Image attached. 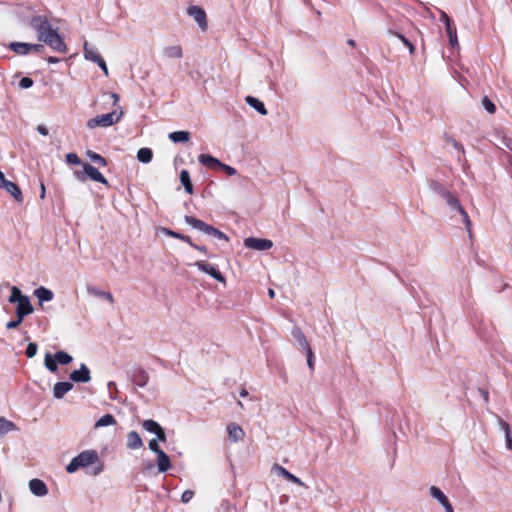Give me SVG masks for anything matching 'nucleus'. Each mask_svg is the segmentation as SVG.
I'll use <instances>...</instances> for the list:
<instances>
[{
    "label": "nucleus",
    "mask_w": 512,
    "mask_h": 512,
    "mask_svg": "<svg viewBox=\"0 0 512 512\" xmlns=\"http://www.w3.org/2000/svg\"><path fill=\"white\" fill-rule=\"evenodd\" d=\"M91 465H95L93 475H98L104 470V464L100 461L98 452L96 450H84L71 459L66 466V471L72 474L80 468H86Z\"/></svg>",
    "instance_id": "f257e3e1"
},
{
    "label": "nucleus",
    "mask_w": 512,
    "mask_h": 512,
    "mask_svg": "<svg viewBox=\"0 0 512 512\" xmlns=\"http://www.w3.org/2000/svg\"><path fill=\"white\" fill-rule=\"evenodd\" d=\"M198 161L201 165L215 171L224 172L228 176H234L237 174V170L234 167L221 162L219 159L210 154H200L198 156Z\"/></svg>",
    "instance_id": "f03ea898"
},
{
    "label": "nucleus",
    "mask_w": 512,
    "mask_h": 512,
    "mask_svg": "<svg viewBox=\"0 0 512 512\" xmlns=\"http://www.w3.org/2000/svg\"><path fill=\"white\" fill-rule=\"evenodd\" d=\"M73 174L74 177L81 182H85L87 179H90L94 182L108 185V181L103 174L96 167L87 162L83 164L82 171L75 170Z\"/></svg>",
    "instance_id": "7ed1b4c3"
},
{
    "label": "nucleus",
    "mask_w": 512,
    "mask_h": 512,
    "mask_svg": "<svg viewBox=\"0 0 512 512\" xmlns=\"http://www.w3.org/2000/svg\"><path fill=\"white\" fill-rule=\"evenodd\" d=\"M29 25L36 32L37 38L40 42H42L43 38L48 36L49 33L51 34L55 30L45 15L33 16Z\"/></svg>",
    "instance_id": "20e7f679"
},
{
    "label": "nucleus",
    "mask_w": 512,
    "mask_h": 512,
    "mask_svg": "<svg viewBox=\"0 0 512 512\" xmlns=\"http://www.w3.org/2000/svg\"><path fill=\"white\" fill-rule=\"evenodd\" d=\"M122 114V111L119 113H117V111H112L106 114L97 115L88 120L86 125L90 129H94L96 127H110L120 120Z\"/></svg>",
    "instance_id": "39448f33"
},
{
    "label": "nucleus",
    "mask_w": 512,
    "mask_h": 512,
    "mask_svg": "<svg viewBox=\"0 0 512 512\" xmlns=\"http://www.w3.org/2000/svg\"><path fill=\"white\" fill-rule=\"evenodd\" d=\"M446 203L450 209V212L453 213V215L454 214L460 215L461 222L465 225V228H466L469 236H471L472 223H471L468 213L466 212V210L460 203L459 199L453 194L451 197H449V199L446 201Z\"/></svg>",
    "instance_id": "423d86ee"
},
{
    "label": "nucleus",
    "mask_w": 512,
    "mask_h": 512,
    "mask_svg": "<svg viewBox=\"0 0 512 512\" xmlns=\"http://www.w3.org/2000/svg\"><path fill=\"white\" fill-rule=\"evenodd\" d=\"M189 17L193 18L201 31H206L208 28V20L205 10L198 5H189L186 9Z\"/></svg>",
    "instance_id": "0eeeda50"
},
{
    "label": "nucleus",
    "mask_w": 512,
    "mask_h": 512,
    "mask_svg": "<svg viewBox=\"0 0 512 512\" xmlns=\"http://www.w3.org/2000/svg\"><path fill=\"white\" fill-rule=\"evenodd\" d=\"M43 43L48 45L50 48H52L54 51L59 53H66L67 52V45L64 42V38L59 34L58 28H55V30L45 38H43Z\"/></svg>",
    "instance_id": "6e6552de"
},
{
    "label": "nucleus",
    "mask_w": 512,
    "mask_h": 512,
    "mask_svg": "<svg viewBox=\"0 0 512 512\" xmlns=\"http://www.w3.org/2000/svg\"><path fill=\"white\" fill-rule=\"evenodd\" d=\"M128 376L132 383L138 387H145L149 381V375L145 369L140 366H134L128 371Z\"/></svg>",
    "instance_id": "1a4fd4ad"
},
{
    "label": "nucleus",
    "mask_w": 512,
    "mask_h": 512,
    "mask_svg": "<svg viewBox=\"0 0 512 512\" xmlns=\"http://www.w3.org/2000/svg\"><path fill=\"white\" fill-rule=\"evenodd\" d=\"M244 246L252 250L266 251L273 247V242L266 238L248 237L244 239Z\"/></svg>",
    "instance_id": "9d476101"
},
{
    "label": "nucleus",
    "mask_w": 512,
    "mask_h": 512,
    "mask_svg": "<svg viewBox=\"0 0 512 512\" xmlns=\"http://www.w3.org/2000/svg\"><path fill=\"white\" fill-rule=\"evenodd\" d=\"M194 265L198 268L199 271L208 274L216 281H218L220 283L226 282L224 275L215 266H213L205 261H202V260L196 261L194 263Z\"/></svg>",
    "instance_id": "9b49d317"
},
{
    "label": "nucleus",
    "mask_w": 512,
    "mask_h": 512,
    "mask_svg": "<svg viewBox=\"0 0 512 512\" xmlns=\"http://www.w3.org/2000/svg\"><path fill=\"white\" fill-rule=\"evenodd\" d=\"M184 221L186 224L190 225L193 229L198 230L199 232L211 236L214 226L204 221L190 215L184 216Z\"/></svg>",
    "instance_id": "f8f14e48"
},
{
    "label": "nucleus",
    "mask_w": 512,
    "mask_h": 512,
    "mask_svg": "<svg viewBox=\"0 0 512 512\" xmlns=\"http://www.w3.org/2000/svg\"><path fill=\"white\" fill-rule=\"evenodd\" d=\"M72 383H88L91 380V372L84 363L80 364L79 369L73 370L69 374Z\"/></svg>",
    "instance_id": "ddd939ff"
},
{
    "label": "nucleus",
    "mask_w": 512,
    "mask_h": 512,
    "mask_svg": "<svg viewBox=\"0 0 512 512\" xmlns=\"http://www.w3.org/2000/svg\"><path fill=\"white\" fill-rule=\"evenodd\" d=\"M431 497L436 499L445 509V512H454L453 506L450 503L445 493L437 486H431L429 488Z\"/></svg>",
    "instance_id": "4468645a"
},
{
    "label": "nucleus",
    "mask_w": 512,
    "mask_h": 512,
    "mask_svg": "<svg viewBox=\"0 0 512 512\" xmlns=\"http://www.w3.org/2000/svg\"><path fill=\"white\" fill-rule=\"evenodd\" d=\"M29 489L31 493L37 497H43L48 494L46 483L38 478H34L29 481Z\"/></svg>",
    "instance_id": "2eb2a0df"
},
{
    "label": "nucleus",
    "mask_w": 512,
    "mask_h": 512,
    "mask_svg": "<svg viewBox=\"0 0 512 512\" xmlns=\"http://www.w3.org/2000/svg\"><path fill=\"white\" fill-rule=\"evenodd\" d=\"M34 308L31 304L29 296H25L22 300L17 303L16 316L22 317L23 319L32 314Z\"/></svg>",
    "instance_id": "dca6fc26"
},
{
    "label": "nucleus",
    "mask_w": 512,
    "mask_h": 512,
    "mask_svg": "<svg viewBox=\"0 0 512 512\" xmlns=\"http://www.w3.org/2000/svg\"><path fill=\"white\" fill-rule=\"evenodd\" d=\"M74 385L70 381H58L53 387V396L56 399H62L65 394L73 389Z\"/></svg>",
    "instance_id": "f3484780"
},
{
    "label": "nucleus",
    "mask_w": 512,
    "mask_h": 512,
    "mask_svg": "<svg viewBox=\"0 0 512 512\" xmlns=\"http://www.w3.org/2000/svg\"><path fill=\"white\" fill-rule=\"evenodd\" d=\"M429 189L439 195L441 198H443L445 201L449 199L453 195L449 190L445 188V186L437 181V180H430L428 182Z\"/></svg>",
    "instance_id": "a211bd4d"
},
{
    "label": "nucleus",
    "mask_w": 512,
    "mask_h": 512,
    "mask_svg": "<svg viewBox=\"0 0 512 512\" xmlns=\"http://www.w3.org/2000/svg\"><path fill=\"white\" fill-rule=\"evenodd\" d=\"M273 470L281 477H283L284 479H286L287 481L291 482V483H294V484H297L299 486H304V483L302 482V480L300 478H298L297 476H295L294 474H292L291 472H289L286 468L278 465V464H275L273 466Z\"/></svg>",
    "instance_id": "6ab92c4d"
},
{
    "label": "nucleus",
    "mask_w": 512,
    "mask_h": 512,
    "mask_svg": "<svg viewBox=\"0 0 512 512\" xmlns=\"http://www.w3.org/2000/svg\"><path fill=\"white\" fill-rule=\"evenodd\" d=\"M172 467L169 456L164 452L160 451L157 454V468L159 473H165Z\"/></svg>",
    "instance_id": "aec40b11"
},
{
    "label": "nucleus",
    "mask_w": 512,
    "mask_h": 512,
    "mask_svg": "<svg viewBox=\"0 0 512 512\" xmlns=\"http://www.w3.org/2000/svg\"><path fill=\"white\" fill-rule=\"evenodd\" d=\"M126 446L128 449L136 450L143 447V441L137 431H130L127 434V443Z\"/></svg>",
    "instance_id": "412c9836"
},
{
    "label": "nucleus",
    "mask_w": 512,
    "mask_h": 512,
    "mask_svg": "<svg viewBox=\"0 0 512 512\" xmlns=\"http://www.w3.org/2000/svg\"><path fill=\"white\" fill-rule=\"evenodd\" d=\"M228 436L234 442L242 440L245 436L243 429L236 423H230L227 425Z\"/></svg>",
    "instance_id": "4be33fe9"
},
{
    "label": "nucleus",
    "mask_w": 512,
    "mask_h": 512,
    "mask_svg": "<svg viewBox=\"0 0 512 512\" xmlns=\"http://www.w3.org/2000/svg\"><path fill=\"white\" fill-rule=\"evenodd\" d=\"M245 101L250 107L255 109L259 114H261L263 116L268 114V111H267L264 103L260 99L254 97V96L248 95L245 97Z\"/></svg>",
    "instance_id": "5701e85b"
},
{
    "label": "nucleus",
    "mask_w": 512,
    "mask_h": 512,
    "mask_svg": "<svg viewBox=\"0 0 512 512\" xmlns=\"http://www.w3.org/2000/svg\"><path fill=\"white\" fill-rule=\"evenodd\" d=\"M161 232L167 237L179 239V240L187 243L188 245H193V241H192L191 237L186 234L180 233L178 231H174V230H172L170 228H166V227H162Z\"/></svg>",
    "instance_id": "b1692460"
},
{
    "label": "nucleus",
    "mask_w": 512,
    "mask_h": 512,
    "mask_svg": "<svg viewBox=\"0 0 512 512\" xmlns=\"http://www.w3.org/2000/svg\"><path fill=\"white\" fill-rule=\"evenodd\" d=\"M168 138L175 144L186 143L191 138V133L185 130L173 131L168 134Z\"/></svg>",
    "instance_id": "393cba45"
},
{
    "label": "nucleus",
    "mask_w": 512,
    "mask_h": 512,
    "mask_svg": "<svg viewBox=\"0 0 512 512\" xmlns=\"http://www.w3.org/2000/svg\"><path fill=\"white\" fill-rule=\"evenodd\" d=\"M388 33L390 35L397 37L403 43V45L408 48L410 55H413L415 53L416 48L413 42L410 40V38L406 37L403 33L396 31L394 29H389Z\"/></svg>",
    "instance_id": "a878e982"
},
{
    "label": "nucleus",
    "mask_w": 512,
    "mask_h": 512,
    "mask_svg": "<svg viewBox=\"0 0 512 512\" xmlns=\"http://www.w3.org/2000/svg\"><path fill=\"white\" fill-rule=\"evenodd\" d=\"M83 50L84 57L86 60L97 63L102 58V56L98 53L97 49L89 45L87 41L84 42Z\"/></svg>",
    "instance_id": "bb28decb"
},
{
    "label": "nucleus",
    "mask_w": 512,
    "mask_h": 512,
    "mask_svg": "<svg viewBox=\"0 0 512 512\" xmlns=\"http://www.w3.org/2000/svg\"><path fill=\"white\" fill-rule=\"evenodd\" d=\"M34 295L38 298L40 303L49 302L54 297L53 291L44 286L36 288L34 290Z\"/></svg>",
    "instance_id": "cd10ccee"
},
{
    "label": "nucleus",
    "mask_w": 512,
    "mask_h": 512,
    "mask_svg": "<svg viewBox=\"0 0 512 512\" xmlns=\"http://www.w3.org/2000/svg\"><path fill=\"white\" fill-rule=\"evenodd\" d=\"M292 336L294 337V339L297 341L299 346L304 351H308V349H312L310 344L307 341L306 336L304 335V333L302 332V330L300 328H294L292 330Z\"/></svg>",
    "instance_id": "c85d7f7f"
},
{
    "label": "nucleus",
    "mask_w": 512,
    "mask_h": 512,
    "mask_svg": "<svg viewBox=\"0 0 512 512\" xmlns=\"http://www.w3.org/2000/svg\"><path fill=\"white\" fill-rule=\"evenodd\" d=\"M30 43L27 42H11L8 48L18 55L29 54Z\"/></svg>",
    "instance_id": "c756f323"
},
{
    "label": "nucleus",
    "mask_w": 512,
    "mask_h": 512,
    "mask_svg": "<svg viewBox=\"0 0 512 512\" xmlns=\"http://www.w3.org/2000/svg\"><path fill=\"white\" fill-rule=\"evenodd\" d=\"M179 179H180L182 186L184 187L185 192L187 194H192L193 193V184H192L188 170H185V169L181 170Z\"/></svg>",
    "instance_id": "7c9ffc66"
},
{
    "label": "nucleus",
    "mask_w": 512,
    "mask_h": 512,
    "mask_svg": "<svg viewBox=\"0 0 512 512\" xmlns=\"http://www.w3.org/2000/svg\"><path fill=\"white\" fill-rule=\"evenodd\" d=\"M137 160L141 163H150L153 159V151L151 148L142 147L137 151Z\"/></svg>",
    "instance_id": "2f4dec72"
},
{
    "label": "nucleus",
    "mask_w": 512,
    "mask_h": 512,
    "mask_svg": "<svg viewBox=\"0 0 512 512\" xmlns=\"http://www.w3.org/2000/svg\"><path fill=\"white\" fill-rule=\"evenodd\" d=\"M87 291L90 295L107 300L111 303L113 302V295L110 292L102 291L94 286H88Z\"/></svg>",
    "instance_id": "473e14b6"
},
{
    "label": "nucleus",
    "mask_w": 512,
    "mask_h": 512,
    "mask_svg": "<svg viewBox=\"0 0 512 512\" xmlns=\"http://www.w3.org/2000/svg\"><path fill=\"white\" fill-rule=\"evenodd\" d=\"M44 365L47 370H49L52 373H56L58 371V362L55 354L46 353L45 359H44Z\"/></svg>",
    "instance_id": "72a5a7b5"
},
{
    "label": "nucleus",
    "mask_w": 512,
    "mask_h": 512,
    "mask_svg": "<svg viewBox=\"0 0 512 512\" xmlns=\"http://www.w3.org/2000/svg\"><path fill=\"white\" fill-rule=\"evenodd\" d=\"M17 426L14 422L6 419L5 417H0V436L7 434L8 432L17 430Z\"/></svg>",
    "instance_id": "f704fd0d"
},
{
    "label": "nucleus",
    "mask_w": 512,
    "mask_h": 512,
    "mask_svg": "<svg viewBox=\"0 0 512 512\" xmlns=\"http://www.w3.org/2000/svg\"><path fill=\"white\" fill-rule=\"evenodd\" d=\"M116 424V419L115 417L112 415V414H105L103 415L102 417H100L94 427L95 428H99V427H107V426H111V425H115Z\"/></svg>",
    "instance_id": "c9c22d12"
},
{
    "label": "nucleus",
    "mask_w": 512,
    "mask_h": 512,
    "mask_svg": "<svg viewBox=\"0 0 512 512\" xmlns=\"http://www.w3.org/2000/svg\"><path fill=\"white\" fill-rule=\"evenodd\" d=\"M86 156L95 164L101 166V167H105L107 166L108 164V161L106 160V158H104L102 155H100L99 153H96L92 150H87L86 151Z\"/></svg>",
    "instance_id": "e433bc0d"
},
{
    "label": "nucleus",
    "mask_w": 512,
    "mask_h": 512,
    "mask_svg": "<svg viewBox=\"0 0 512 512\" xmlns=\"http://www.w3.org/2000/svg\"><path fill=\"white\" fill-rule=\"evenodd\" d=\"M164 54L168 58H182L183 51L180 45L168 46L164 49Z\"/></svg>",
    "instance_id": "4c0bfd02"
},
{
    "label": "nucleus",
    "mask_w": 512,
    "mask_h": 512,
    "mask_svg": "<svg viewBox=\"0 0 512 512\" xmlns=\"http://www.w3.org/2000/svg\"><path fill=\"white\" fill-rule=\"evenodd\" d=\"M440 21L444 23L447 34H451V32L456 30L453 20L444 11H441Z\"/></svg>",
    "instance_id": "58836bf2"
},
{
    "label": "nucleus",
    "mask_w": 512,
    "mask_h": 512,
    "mask_svg": "<svg viewBox=\"0 0 512 512\" xmlns=\"http://www.w3.org/2000/svg\"><path fill=\"white\" fill-rule=\"evenodd\" d=\"M58 365H68L73 361V357L66 351L59 350L55 353Z\"/></svg>",
    "instance_id": "ea45409f"
},
{
    "label": "nucleus",
    "mask_w": 512,
    "mask_h": 512,
    "mask_svg": "<svg viewBox=\"0 0 512 512\" xmlns=\"http://www.w3.org/2000/svg\"><path fill=\"white\" fill-rule=\"evenodd\" d=\"M26 295L22 293V291L17 286H12L11 294L9 296V302L13 304H17L20 300H22Z\"/></svg>",
    "instance_id": "a19ab883"
},
{
    "label": "nucleus",
    "mask_w": 512,
    "mask_h": 512,
    "mask_svg": "<svg viewBox=\"0 0 512 512\" xmlns=\"http://www.w3.org/2000/svg\"><path fill=\"white\" fill-rule=\"evenodd\" d=\"M142 426L146 431L153 434L161 427V425L153 419L144 420Z\"/></svg>",
    "instance_id": "79ce46f5"
},
{
    "label": "nucleus",
    "mask_w": 512,
    "mask_h": 512,
    "mask_svg": "<svg viewBox=\"0 0 512 512\" xmlns=\"http://www.w3.org/2000/svg\"><path fill=\"white\" fill-rule=\"evenodd\" d=\"M482 106L483 108L489 113V114H494L496 112V105L494 104V102L488 97V96H484L482 98Z\"/></svg>",
    "instance_id": "37998d69"
},
{
    "label": "nucleus",
    "mask_w": 512,
    "mask_h": 512,
    "mask_svg": "<svg viewBox=\"0 0 512 512\" xmlns=\"http://www.w3.org/2000/svg\"><path fill=\"white\" fill-rule=\"evenodd\" d=\"M66 162L69 165H82V166L85 163V162H82L81 159L79 158V156L74 152H70V153L66 154Z\"/></svg>",
    "instance_id": "c03bdc74"
},
{
    "label": "nucleus",
    "mask_w": 512,
    "mask_h": 512,
    "mask_svg": "<svg viewBox=\"0 0 512 512\" xmlns=\"http://www.w3.org/2000/svg\"><path fill=\"white\" fill-rule=\"evenodd\" d=\"M445 140L447 143L451 144L458 152L462 154L465 153L464 146L456 141L452 136L445 134Z\"/></svg>",
    "instance_id": "a18cd8bd"
},
{
    "label": "nucleus",
    "mask_w": 512,
    "mask_h": 512,
    "mask_svg": "<svg viewBox=\"0 0 512 512\" xmlns=\"http://www.w3.org/2000/svg\"><path fill=\"white\" fill-rule=\"evenodd\" d=\"M37 351H38L37 344L34 342H30V343H28V345L26 347L25 355L27 358H33L37 354Z\"/></svg>",
    "instance_id": "49530a36"
},
{
    "label": "nucleus",
    "mask_w": 512,
    "mask_h": 512,
    "mask_svg": "<svg viewBox=\"0 0 512 512\" xmlns=\"http://www.w3.org/2000/svg\"><path fill=\"white\" fill-rule=\"evenodd\" d=\"M306 357H307V366L308 368L313 371L315 367V357L312 349H308V351H305Z\"/></svg>",
    "instance_id": "de8ad7c7"
},
{
    "label": "nucleus",
    "mask_w": 512,
    "mask_h": 512,
    "mask_svg": "<svg viewBox=\"0 0 512 512\" xmlns=\"http://www.w3.org/2000/svg\"><path fill=\"white\" fill-rule=\"evenodd\" d=\"M33 84H34V81H33V79H32V78H30V77H22V78L20 79V81H19V84H18V85H19V87H20L21 89H28V88L32 87V86H33Z\"/></svg>",
    "instance_id": "09e8293b"
},
{
    "label": "nucleus",
    "mask_w": 512,
    "mask_h": 512,
    "mask_svg": "<svg viewBox=\"0 0 512 512\" xmlns=\"http://www.w3.org/2000/svg\"><path fill=\"white\" fill-rule=\"evenodd\" d=\"M211 236L216 238V239H218V240H223V241H226V242L229 241V237L224 232H222L219 229H217L216 227H214Z\"/></svg>",
    "instance_id": "8fccbe9b"
},
{
    "label": "nucleus",
    "mask_w": 512,
    "mask_h": 512,
    "mask_svg": "<svg viewBox=\"0 0 512 512\" xmlns=\"http://www.w3.org/2000/svg\"><path fill=\"white\" fill-rule=\"evenodd\" d=\"M23 320L24 319L22 317L16 316V319H12L6 323V328L15 329L23 322Z\"/></svg>",
    "instance_id": "3c124183"
},
{
    "label": "nucleus",
    "mask_w": 512,
    "mask_h": 512,
    "mask_svg": "<svg viewBox=\"0 0 512 512\" xmlns=\"http://www.w3.org/2000/svg\"><path fill=\"white\" fill-rule=\"evenodd\" d=\"M159 441H157V439H151L148 443V448L154 452L156 455L160 452V451H163L159 444H158Z\"/></svg>",
    "instance_id": "603ef678"
},
{
    "label": "nucleus",
    "mask_w": 512,
    "mask_h": 512,
    "mask_svg": "<svg viewBox=\"0 0 512 512\" xmlns=\"http://www.w3.org/2000/svg\"><path fill=\"white\" fill-rule=\"evenodd\" d=\"M195 492L193 490H185L181 495V502L188 503L194 497Z\"/></svg>",
    "instance_id": "864d4df0"
},
{
    "label": "nucleus",
    "mask_w": 512,
    "mask_h": 512,
    "mask_svg": "<svg viewBox=\"0 0 512 512\" xmlns=\"http://www.w3.org/2000/svg\"><path fill=\"white\" fill-rule=\"evenodd\" d=\"M154 434L156 435L155 439H157V441H160V442L166 441V433L162 426Z\"/></svg>",
    "instance_id": "5fc2aeb1"
},
{
    "label": "nucleus",
    "mask_w": 512,
    "mask_h": 512,
    "mask_svg": "<svg viewBox=\"0 0 512 512\" xmlns=\"http://www.w3.org/2000/svg\"><path fill=\"white\" fill-rule=\"evenodd\" d=\"M449 37V43L451 47L458 46V38H457V30L451 32V34H447Z\"/></svg>",
    "instance_id": "6e6d98bb"
},
{
    "label": "nucleus",
    "mask_w": 512,
    "mask_h": 512,
    "mask_svg": "<svg viewBox=\"0 0 512 512\" xmlns=\"http://www.w3.org/2000/svg\"><path fill=\"white\" fill-rule=\"evenodd\" d=\"M44 50H45V47L43 44H31L30 43L29 53L30 52L42 53V52H44Z\"/></svg>",
    "instance_id": "4d7b16f0"
},
{
    "label": "nucleus",
    "mask_w": 512,
    "mask_h": 512,
    "mask_svg": "<svg viewBox=\"0 0 512 512\" xmlns=\"http://www.w3.org/2000/svg\"><path fill=\"white\" fill-rule=\"evenodd\" d=\"M498 422L504 434L507 435V431H511L510 425L500 417L498 418Z\"/></svg>",
    "instance_id": "13d9d810"
},
{
    "label": "nucleus",
    "mask_w": 512,
    "mask_h": 512,
    "mask_svg": "<svg viewBox=\"0 0 512 512\" xmlns=\"http://www.w3.org/2000/svg\"><path fill=\"white\" fill-rule=\"evenodd\" d=\"M99 68L103 71V73L108 76V67H107V64L104 60V58L102 57L97 63H96Z\"/></svg>",
    "instance_id": "bf43d9fd"
},
{
    "label": "nucleus",
    "mask_w": 512,
    "mask_h": 512,
    "mask_svg": "<svg viewBox=\"0 0 512 512\" xmlns=\"http://www.w3.org/2000/svg\"><path fill=\"white\" fill-rule=\"evenodd\" d=\"M99 68L103 71V73L108 76V67H107V64L104 60V58L102 57L97 63H96Z\"/></svg>",
    "instance_id": "052dcab7"
},
{
    "label": "nucleus",
    "mask_w": 512,
    "mask_h": 512,
    "mask_svg": "<svg viewBox=\"0 0 512 512\" xmlns=\"http://www.w3.org/2000/svg\"><path fill=\"white\" fill-rule=\"evenodd\" d=\"M36 130L37 132L42 135V136H47L49 134V130L48 128L43 125V124H39L37 127H36Z\"/></svg>",
    "instance_id": "680f3d73"
},
{
    "label": "nucleus",
    "mask_w": 512,
    "mask_h": 512,
    "mask_svg": "<svg viewBox=\"0 0 512 512\" xmlns=\"http://www.w3.org/2000/svg\"><path fill=\"white\" fill-rule=\"evenodd\" d=\"M505 443L507 449L512 451V434L511 431H507V435H505Z\"/></svg>",
    "instance_id": "e2e57ef3"
},
{
    "label": "nucleus",
    "mask_w": 512,
    "mask_h": 512,
    "mask_svg": "<svg viewBox=\"0 0 512 512\" xmlns=\"http://www.w3.org/2000/svg\"><path fill=\"white\" fill-rule=\"evenodd\" d=\"M478 392L482 396L484 402L488 403L489 402V392H488V390H486L484 388H479Z\"/></svg>",
    "instance_id": "0e129e2a"
},
{
    "label": "nucleus",
    "mask_w": 512,
    "mask_h": 512,
    "mask_svg": "<svg viewBox=\"0 0 512 512\" xmlns=\"http://www.w3.org/2000/svg\"><path fill=\"white\" fill-rule=\"evenodd\" d=\"M189 246L201 253L207 254V247L205 245H198L193 242V245H189Z\"/></svg>",
    "instance_id": "69168bd1"
},
{
    "label": "nucleus",
    "mask_w": 512,
    "mask_h": 512,
    "mask_svg": "<svg viewBox=\"0 0 512 512\" xmlns=\"http://www.w3.org/2000/svg\"><path fill=\"white\" fill-rule=\"evenodd\" d=\"M107 386H108V389L110 390V398L115 399V396L113 395L112 390L114 389L115 391H117L116 383L113 381H109Z\"/></svg>",
    "instance_id": "338daca9"
},
{
    "label": "nucleus",
    "mask_w": 512,
    "mask_h": 512,
    "mask_svg": "<svg viewBox=\"0 0 512 512\" xmlns=\"http://www.w3.org/2000/svg\"><path fill=\"white\" fill-rule=\"evenodd\" d=\"M46 60L50 64H56V63H59L61 61L60 58L54 57V56H49V57L46 58Z\"/></svg>",
    "instance_id": "774afa93"
}]
</instances>
